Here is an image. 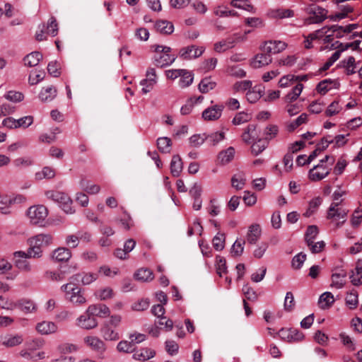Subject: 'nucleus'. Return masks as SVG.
<instances>
[{
	"label": "nucleus",
	"mask_w": 362,
	"mask_h": 362,
	"mask_svg": "<svg viewBox=\"0 0 362 362\" xmlns=\"http://www.w3.org/2000/svg\"><path fill=\"white\" fill-rule=\"evenodd\" d=\"M52 243V236L50 234L40 233L28 240L29 247L26 252L16 251L13 253L15 257L40 258L42 255V248L49 245Z\"/></svg>",
	"instance_id": "obj_1"
},
{
	"label": "nucleus",
	"mask_w": 362,
	"mask_h": 362,
	"mask_svg": "<svg viewBox=\"0 0 362 362\" xmlns=\"http://www.w3.org/2000/svg\"><path fill=\"white\" fill-rule=\"evenodd\" d=\"M61 290L64 293L65 300L75 307L82 306L87 302L82 289L71 280L69 283L63 284Z\"/></svg>",
	"instance_id": "obj_2"
},
{
	"label": "nucleus",
	"mask_w": 362,
	"mask_h": 362,
	"mask_svg": "<svg viewBox=\"0 0 362 362\" xmlns=\"http://www.w3.org/2000/svg\"><path fill=\"white\" fill-rule=\"evenodd\" d=\"M153 47L155 52L157 53V55L153 57V63L156 66L158 67L168 66L175 62L176 56L170 54L171 52L170 47L154 45Z\"/></svg>",
	"instance_id": "obj_3"
},
{
	"label": "nucleus",
	"mask_w": 362,
	"mask_h": 362,
	"mask_svg": "<svg viewBox=\"0 0 362 362\" xmlns=\"http://www.w3.org/2000/svg\"><path fill=\"white\" fill-rule=\"evenodd\" d=\"M47 199L59 204V206L66 214H74L75 210L72 208V200L69 196L62 192L50 190L46 192Z\"/></svg>",
	"instance_id": "obj_4"
},
{
	"label": "nucleus",
	"mask_w": 362,
	"mask_h": 362,
	"mask_svg": "<svg viewBox=\"0 0 362 362\" xmlns=\"http://www.w3.org/2000/svg\"><path fill=\"white\" fill-rule=\"evenodd\" d=\"M341 201L332 202L329 206L327 214V218L333 221L342 219L341 221L336 223V228H340L345 223L348 214V210L343 209L342 207H339Z\"/></svg>",
	"instance_id": "obj_5"
},
{
	"label": "nucleus",
	"mask_w": 362,
	"mask_h": 362,
	"mask_svg": "<svg viewBox=\"0 0 362 362\" xmlns=\"http://www.w3.org/2000/svg\"><path fill=\"white\" fill-rule=\"evenodd\" d=\"M27 215L31 223L37 225L44 222L48 215V211L43 205L33 206L28 209Z\"/></svg>",
	"instance_id": "obj_6"
},
{
	"label": "nucleus",
	"mask_w": 362,
	"mask_h": 362,
	"mask_svg": "<svg viewBox=\"0 0 362 362\" xmlns=\"http://www.w3.org/2000/svg\"><path fill=\"white\" fill-rule=\"evenodd\" d=\"M310 15L308 21L310 23H320L327 17L328 11L322 7L317 5H312L307 9Z\"/></svg>",
	"instance_id": "obj_7"
},
{
	"label": "nucleus",
	"mask_w": 362,
	"mask_h": 362,
	"mask_svg": "<svg viewBox=\"0 0 362 362\" xmlns=\"http://www.w3.org/2000/svg\"><path fill=\"white\" fill-rule=\"evenodd\" d=\"M204 51L205 48L204 47H197L194 45H192L180 49L179 56L182 59L190 60L199 57Z\"/></svg>",
	"instance_id": "obj_8"
},
{
	"label": "nucleus",
	"mask_w": 362,
	"mask_h": 362,
	"mask_svg": "<svg viewBox=\"0 0 362 362\" xmlns=\"http://www.w3.org/2000/svg\"><path fill=\"white\" fill-rule=\"evenodd\" d=\"M76 325L84 329H92L98 326V322L94 316L87 313L86 310L84 314L77 318Z\"/></svg>",
	"instance_id": "obj_9"
},
{
	"label": "nucleus",
	"mask_w": 362,
	"mask_h": 362,
	"mask_svg": "<svg viewBox=\"0 0 362 362\" xmlns=\"http://www.w3.org/2000/svg\"><path fill=\"white\" fill-rule=\"evenodd\" d=\"M146 78L141 81L140 84L144 86L142 93L146 94L148 93L156 83V74L153 68H149L146 71Z\"/></svg>",
	"instance_id": "obj_10"
},
{
	"label": "nucleus",
	"mask_w": 362,
	"mask_h": 362,
	"mask_svg": "<svg viewBox=\"0 0 362 362\" xmlns=\"http://www.w3.org/2000/svg\"><path fill=\"white\" fill-rule=\"evenodd\" d=\"M329 173V170L320 162L309 171V177L313 181H320L326 177Z\"/></svg>",
	"instance_id": "obj_11"
},
{
	"label": "nucleus",
	"mask_w": 362,
	"mask_h": 362,
	"mask_svg": "<svg viewBox=\"0 0 362 362\" xmlns=\"http://www.w3.org/2000/svg\"><path fill=\"white\" fill-rule=\"evenodd\" d=\"M340 83L337 79L327 78L321 81L316 86V90L320 95H325L329 90L339 88Z\"/></svg>",
	"instance_id": "obj_12"
},
{
	"label": "nucleus",
	"mask_w": 362,
	"mask_h": 362,
	"mask_svg": "<svg viewBox=\"0 0 362 362\" xmlns=\"http://www.w3.org/2000/svg\"><path fill=\"white\" fill-rule=\"evenodd\" d=\"M87 313L92 315L93 316L99 317H107L110 315V310L109 308L102 303L93 304L88 307Z\"/></svg>",
	"instance_id": "obj_13"
},
{
	"label": "nucleus",
	"mask_w": 362,
	"mask_h": 362,
	"mask_svg": "<svg viewBox=\"0 0 362 362\" xmlns=\"http://www.w3.org/2000/svg\"><path fill=\"white\" fill-rule=\"evenodd\" d=\"M287 47V44L279 40L266 42L263 47V52L272 55L284 51Z\"/></svg>",
	"instance_id": "obj_14"
},
{
	"label": "nucleus",
	"mask_w": 362,
	"mask_h": 362,
	"mask_svg": "<svg viewBox=\"0 0 362 362\" xmlns=\"http://www.w3.org/2000/svg\"><path fill=\"white\" fill-rule=\"evenodd\" d=\"M224 106L223 105H216L211 107H208L202 112V117L204 120L214 121L219 119L221 116Z\"/></svg>",
	"instance_id": "obj_15"
},
{
	"label": "nucleus",
	"mask_w": 362,
	"mask_h": 362,
	"mask_svg": "<svg viewBox=\"0 0 362 362\" xmlns=\"http://www.w3.org/2000/svg\"><path fill=\"white\" fill-rule=\"evenodd\" d=\"M84 342L91 349L99 353H103L106 349L105 344L103 341L97 337H86L84 338Z\"/></svg>",
	"instance_id": "obj_16"
},
{
	"label": "nucleus",
	"mask_w": 362,
	"mask_h": 362,
	"mask_svg": "<svg viewBox=\"0 0 362 362\" xmlns=\"http://www.w3.org/2000/svg\"><path fill=\"white\" fill-rule=\"evenodd\" d=\"M327 33H331L330 34H327L325 36V40L327 42H331L334 36L337 38H341L344 37L345 34H347L345 28L338 25H333L330 27L327 26Z\"/></svg>",
	"instance_id": "obj_17"
},
{
	"label": "nucleus",
	"mask_w": 362,
	"mask_h": 362,
	"mask_svg": "<svg viewBox=\"0 0 362 362\" xmlns=\"http://www.w3.org/2000/svg\"><path fill=\"white\" fill-rule=\"evenodd\" d=\"M57 326L53 322L42 321L36 325L37 331L41 334H50L57 331Z\"/></svg>",
	"instance_id": "obj_18"
},
{
	"label": "nucleus",
	"mask_w": 362,
	"mask_h": 362,
	"mask_svg": "<svg viewBox=\"0 0 362 362\" xmlns=\"http://www.w3.org/2000/svg\"><path fill=\"white\" fill-rule=\"evenodd\" d=\"M272 62V58L269 54L266 52L257 54L252 62V66L255 69L260 68L268 65Z\"/></svg>",
	"instance_id": "obj_19"
},
{
	"label": "nucleus",
	"mask_w": 362,
	"mask_h": 362,
	"mask_svg": "<svg viewBox=\"0 0 362 362\" xmlns=\"http://www.w3.org/2000/svg\"><path fill=\"white\" fill-rule=\"evenodd\" d=\"M261 236V228L259 224H252L247 233V241L248 243L255 244Z\"/></svg>",
	"instance_id": "obj_20"
},
{
	"label": "nucleus",
	"mask_w": 362,
	"mask_h": 362,
	"mask_svg": "<svg viewBox=\"0 0 362 362\" xmlns=\"http://www.w3.org/2000/svg\"><path fill=\"white\" fill-rule=\"evenodd\" d=\"M155 28L158 32L163 35H170L174 31L173 24L165 20L157 21L155 23Z\"/></svg>",
	"instance_id": "obj_21"
},
{
	"label": "nucleus",
	"mask_w": 362,
	"mask_h": 362,
	"mask_svg": "<svg viewBox=\"0 0 362 362\" xmlns=\"http://www.w3.org/2000/svg\"><path fill=\"white\" fill-rule=\"evenodd\" d=\"M101 335L105 340L116 341L119 339V335L109 324H105L101 328Z\"/></svg>",
	"instance_id": "obj_22"
},
{
	"label": "nucleus",
	"mask_w": 362,
	"mask_h": 362,
	"mask_svg": "<svg viewBox=\"0 0 362 362\" xmlns=\"http://www.w3.org/2000/svg\"><path fill=\"white\" fill-rule=\"evenodd\" d=\"M155 355L156 351L154 350L146 347L135 351L133 354V358L137 361L143 360L144 361H146L153 358Z\"/></svg>",
	"instance_id": "obj_23"
},
{
	"label": "nucleus",
	"mask_w": 362,
	"mask_h": 362,
	"mask_svg": "<svg viewBox=\"0 0 362 362\" xmlns=\"http://www.w3.org/2000/svg\"><path fill=\"white\" fill-rule=\"evenodd\" d=\"M71 257V252L70 250L66 247H59L52 254V258L59 262H67Z\"/></svg>",
	"instance_id": "obj_24"
},
{
	"label": "nucleus",
	"mask_w": 362,
	"mask_h": 362,
	"mask_svg": "<svg viewBox=\"0 0 362 362\" xmlns=\"http://www.w3.org/2000/svg\"><path fill=\"white\" fill-rule=\"evenodd\" d=\"M183 168L182 159L179 155H174L170 162V173L174 177H179Z\"/></svg>",
	"instance_id": "obj_25"
},
{
	"label": "nucleus",
	"mask_w": 362,
	"mask_h": 362,
	"mask_svg": "<svg viewBox=\"0 0 362 362\" xmlns=\"http://www.w3.org/2000/svg\"><path fill=\"white\" fill-rule=\"evenodd\" d=\"M57 96V89L54 86L42 88L39 98L42 102H50Z\"/></svg>",
	"instance_id": "obj_26"
},
{
	"label": "nucleus",
	"mask_w": 362,
	"mask_h": 362,
	"mask_svg": "<svg viewBox=\"0 0 362 362\" xmlns=\"http://www.w3.org/2000/svg\"><path fill=\"white\" fill-rule=\"evenodd\" d=\"M235 148L232 146L228 147L224 151L219 152L218 155V160L222 165H226L234 158L235 156Z\"/></svg>",
	"instance_id": "obj_27"
},
{
	"label": "nucleus",
	"mask_w": 362,
	"mask_h": 362,
	"mask_svg": "<svg viewBox=\"0 0 362 362\" xmlns=\"http://www.w3.org/2000/svg\"><path fill=\"white\" fill-rule=\"evenodd\" d=\"M96 275L93 274H77L70 277L69 280L74 283L81 281L83 285H88L96 279Z\"/></svg>",
	"instance_id": "obj_28"
},
{
	"label": "nucleus",
	"mask_w": 362,
	"mask_h": 362,
	"mask_svg": "<svg viewBox=\"0 0 362 362\" xmlns=\"http://www.w3.org/2000/svg\"><path fill=\"white\" fill-rule=\"evenodd\" d=\"M15 306L25 313H30L36 310L35 304L30 300H21L16 303Z\"/></svg>",
	"instance_id": "obj_29"
},
{
	"label": "nucleus",
	"mask_w": 362,
	"mask_h": 362,
	"mask_svg": "<svg viewBox=\"0 0 362 362\" xmlns=\"http://www.w3.org/2000/svg\"><path fill=\"white\" fill-rule=\"evenodd\" d=\"M42 59V55L39 52H33L24 58L25 65L33 67L37 66Z\"/></svg>",
	"instance_id": "obj_30"
},
{
	"label": "nucleus",
	"mask_w": 362,
	"mask_h": 362,
	"mask_svg": "<svg viewBox=\"0 0 362 362\" xmlns=\"http://www.w3.org/2000/svg\"><path fill=\"white\" fill-rule=\"evenodd\" d=\"M134 278L141 281H151L153 279V272L147 268H141L134 274Z\"/></svg>",
	"instance_id": "obj_31"
},
{
	"label": "nucleus",
	"mask_w": 362,
	"mask_h": 362,
	"mask_svg": "<svg viewBox=\"0 0 362 362\" xmlns=\"http://www.w3.org/2000/svg\"><path fill=\"white\" fill-rule=\"evenodd\" d=\"M230 5L233 7L244 9L252 13H255L257 9L250 3L248 0H232Z\"/></svg>",
	"instance_id": "obj_32"
},
{
	"label": "nucleus",
	"mask_w": 362,
	"mask_h": 362,
	"mask_svg": "<svg viewBox=\"0 0 362 362\" xmlns=\"http://www.w3.org/2000/svg\"><path fill=\"white\" fill-rule=\"evenodd\" d=\"M334 296L330 292H325L319 298V305L322 309L329 308L334 303Z\"/></svg>",
	"instance_id": "obj_33"
},
{
	"label": "nucleus",
	"mask_w": 362,
	"mask_h": 362,
	"mask_svg": "<svg viewBox=\"0 0 362 362\" xmlns=\"http://www.w3.org/2000/svg\"><path fill=\"white\" fill-rule=\"evenodd\" d=\"M322 202V199L320 197H317L313 198L309 202L308 209L303 214V216L305 217H310L312 214H313L318 209V207L321 205Z\"/></svg>",
	"instance_id": "obj_34"
},
{
	"label": "nucleus",
	"mask_w": 362,
	"mask_h": 362,
	"mask_svg": "<svg viewBox=\"0 0 362 362\" xmlns=\"http://www.w3.org/2000/svg\"><path fill=\"white\" fill-rule=\"evenodd\" d=\"M346 305L351 310H354L358 305V293L356 290H352L349 293L345 298Z\"/></svg>",
	"instance_id": "obj_35"
},
{
	"label": "nucleus",
	"mask_w": 362,
	"mask_h": 362,
	"mask_svg": "<svg viewBox=\"0 0 362 362\" xmlns=\"http://www.w3.org/2000/svg\"><path fill=\"white\" fill-rule=\"evenodd\" d=\"M303 88L302 83H298L292 90L285 96V101L286 103H291L295 101L300 95Z\"/></svg>",
	"instance_id": "obj_36"
},
{
	"label": "nucleus",
	"mask_w": 362,
	"mask_h": 362,
	"mask_svg": "<svg viewBox=\"0 0 362 362\" xmlns=\"http://www.w3.org/2000/svg\"><path fill=\"white\" fill-rule=\"evenodd\" d=\"M179 86L180 88H184L192 84L194 77L193 74L185 69L180 76Z\"/></svg>",
	"instance_id": "obj_37"
},
{
	"label": "nucleus",
	"mask_w": 362,
	"mask_h": 362,
	"mask_svg": "<svg viewBox=\"0 0 362 362\" xmlns=\"http://www.w3.org/2000/svg\"><path fill=\"white\" fill-rule=\"evenodd\" d=\"M256 129L255 124H249L244 130V132L242 134V139L244 142L247 144L251 143L252 140L255 139V134H254Z\"/></svg>",
	"instance_id": "obj_38"
},
{
	"label": "nucleus",
	"mask_w": 362,
	"mask_h": 362,
	"mask_svg": "<svg viewBox=\"0 0 362 362\" xmlns=\"http://www.w3.org/2000/svg\"><path fill=\"white\" fill-rule=\"evenodd\" d=\"M346 276L345 272L341 271L340 273H334L332 275V286L336 288H341L344 285V279Z\"/></svg>",
	"instance_id": "obj_39"
},
{
	"label": "nucleus",
	"mask_w": 362,
	"mask_h": 362,
	"mask_svg": "<svg viewBox=\"0 0 362 362\" xmlns=\"http://www.w3.org/2000/svg\"><path fill=\"white\" fill-rule=\"evenodd\" d=\"M159 151L164 153L170 152L171 140L168 137H160L157 139Z\"/></svg>",
	"instance_id": "obj_40"
},
{
	"label": "nucleus",
	"mask_w": 362,
	"mask_h": 362,
	"mask_svg": "<svg viewBox=\"0 0 362 362\" xmlns=\"http://www.w3.org/2000/svg\"><path fill=\"white\" fill-rule=\"evenodd\" d=\"M216 86V83L210 78H203L199 84V90L202 93H206L209 90L214 89Z\"/></svg>",
	"instance_id": "obj_41"
},
{
	"label": "nucleus",
	"mask_w": 362,
	"mask_h": 362,
	"mask_svg": "<svg viewBox=\"0 0 362 362\" xmlns=\"http://www.w3.org/2000/svg\"><path fill=\"white\" fill-rule=\"evenodd\" d=\"M244 23L252 28H262L265 24L262 18L259 17H248L244 20Z\"/></svg>",
	"instance_id": "obj_42"
},
{
	"label": "nucleus",
	"mask_w": 362,
	"mask_h": 362,
	"mask_svg": "<svg viewBox=\"0 0 362 362\" xmlns=\"http://www.w3.org/2000/svg\"><path fill=\"white\" fill-rule=\"evenodd\" d=\"M319 233L318 228L315 226H309L305 234V240L307 244L313 243Z\"/></svg>",
	"instance_id": "obj_43"
},
{
	"label": "nucleus",
	"mask_w": 362,
	"mask_h": 362,
	"mask_svg": "<svg viewBox=\"0 0 362 362\" xmlns=\"http://www.w3.org/2000/svg\"><path fill=\"white\" fill-rule=\"evenodd\" d=\"M117 350L122 353H133L135 351V347L131 341L122 340L117 344Z\"/></svg>",
	"instance_id": "obj_44"
},
{
	"label": "nucleus",
	"mask_w": 362,
	"mask_h": 362,
	"mask_svg": "<svg viewBox=\"0 0 362 362\" xmlns=\"http://www.w3.org/2000/svg\"><path fill=\"white\" fill-rule=\"evenodd\" d=\"M225 139V133L221 132H214L211 134L206 135V141L212 146H216L220 141Z\"/></svg>",
	"instance_id": "obj_45"
},
{
	"label": "nucleus",
	"mask_w": 362,
	"mask_h": 362,
	"mask_svg": "<svg viewBox=\"0 0 362 362\" xmlns=\"http://www.w3.org/2000/svg\"><path fill=\"white\" fill-rule=\"evenodd\" d=\"M246 179L243 173L235 174L231 179L232 186L236 189H242L245 185Z\"/></svg>",
	"instance_id": "obj_46"
},
{
	"label": "nucleus",
	"mask_w": 362,
	"mask_h": 362,
	"mask_svg": "<svg viewBox=\"0 0 362 362\" xmlns=\"http://www.w3.org/2000/svg\"><path fill=\"white\" fill-rule=\"evenodd\" d=\"M279 132V127L275 124H269L264 129V140L269 141L274 139Z\"/></svg>",
	"instance_id": "obj_47"
},
{
	"label": "nucleus",
	"mask_w": 362,
	"mask_h": 362,
	"mask_svg": "<svg viewBox=\"0 0 362 362\" xmlns=\"http://www.w3.org/2000/svg\"><path fill=\"white\" fill-rule=\"evenodd\" d=\"M15 260V266L21 271L29 272L32 270V266L30 262L26 259L27 258L18 257Z\"/></svg>",
	"instance_id": "obj_48"
},
{
	"label": "nucleus",
	"mask_w": 362,
	"mask_h": 362,
	"mask_svg": "<svg viewBox=\"0 0 362 362\" xmlns=\"http://www.w3.org/2000/svg\"><path fill=\"white\" fill-rule=\"evenodd\" d=\"M55 175L54 170L49 167H45L43 169L35 173V178L37 180L50 179Z\"/></svg>",
	"instance_id": "obj_49"
},
{
	"label": "nucleus",
	"mask_w": 362,
	"mask_h": 362,
	"mask_svg": "<svg viewBox=\"0 0 362 362\" xmlns=\"http://www.w3.org/2000/svg\"><path fill=\"white\" fill-rule=\"evenodd\" d=\"M43 345L44 341L42 339H35L26 341V343L25 344V348L35 353V351L42 348Z\"/></svg>",
	"instance_id": "obj_50"
},
{
	"label": "nucleus",
	"mask_w": 362,
	"mask_h": 362,
	"mask_svg": "<svg viewBox=\"0 0 362 362\" xmlns=\"http://www.w3.org/2000/svg\"><path fill=\"white\" fill-rule=\"evenodd\" d=\"M213 246L218 251L222 250L225 247V235L218 233L213 238Z\"/></svg>",
	"instance_id": "obj_51"
},
{
	"label": "nucleus",
	"mask_w": 362,
	"mask_h": 362,
	"mask_svg": "<svg viewBox=\"0 0 362 362\" xmlns=\"http://www.w3.org/2000/svg\"><path fill=\"white\" fill-rule=\"evenodd\" d=\"M57 350L59 354L64 356L67 354L76 352L78 350V346L73 344L64 343L59 345Z\"/></svg>",
	"instance_id": "obj_52"
},
{
	"label": "nucleus",
	"mask_w": 362,
	"mask_h": 362,
	"mask_svg": "<svg viewBox=\"0 0 362 362\" xmlns=\"http://www.w3.org/2000/svg\"><path fill=\"white\" fill-rule=\"evenodd\" d=\"M206 141V134H194L189 139V142L192 147H199Z\"/></svg>",
	"instance_id": "obj_53"
},
{
	"label": "nucleus",
	"mask_w": 362,
	"mask_h": 362,
	"mask_svg": "<svg viewBox=\"0 0 362 362\" xmlns=\"http://www.w3.org/2000/svg\"><path fill=\"white\" fill-rule=\"evenodd\" d=\"M262 90L260 87H255L252 90H249L247 93V99L251 103H255L262 97Z\"/></svg>",
	"instance_id": "obj_54"
},
{
	"label": "nucleus",
	"mask_w": 362,
	"mask_h": 362,
	"mask_svg": "<svg viewBox=\"0 0 362 362\" xmlns=\"http://www.w3.org/2000/svg\"><path fill=\"white\" fill-rule=\"evenodd\" d=\"M46 33L53 37L56 36L58 33V24L56 18L53 16H52L48 21Z\"/></svg>",
	"instance_id": "obj_55"
},
{
	"label": "nucleus",
	"mask_w": 362,
	"mask_h": 362,
	"mask_svg": "<svg viewBox=\"0 0 362 362\" xmlns=\"http://www.w3.org/2000/svg\"><path fill=\"white\" fill-rule=\"evenodd\" d=\"M245 240H237L231 247L230 252L233 256H240L244 251Z\"/></svg>",
	"instance_id": "obj_56"
},
{
	"label": "nucleus",
	"mask_w": 362,
	"mask_h": 362,
	"mask_svg": "<svg viewBox=\"0 0 362 362\" xmlns=\"http://www.w3.org/2000/svg\"><path fill=\"white\" fill-rule=\"evenodd\" d=\"M294 13L292 10L290 9H276L272 11V16L274 18H290L293 16Z\"/></svg>",
	"instance_id": "obj_57"
},
{
	"label": "nucleus",
	"mask_w": 362,
	"mask_h": 362,
	"mask_svg": "<svg viewBox=\"0 0 362 362\" xmlns=\"http://www.w3.org/2000/svg\"><path fill=\"white\" fill-rule=\"evenodd\" d=\"M341 110V107L339 106V102L334 100L327 107L325 114L327 117H332L339 113Z\"/></svg>",
	"instance_id": "obj_58"
},
{
	"label": "nucleus",
	"mask_w": 362,
	"mask_h": 362,
	"mask_svg": "<svg viewBox=\"0 0 362 362\" xmlns=\"http://www.w3.org/2000/svg\"><path fill=\"white\" fill-rule=\"evenodd\" d=\"M250 119V116L248 114L244 112H240L236 114V115L233 119L232 123L234 125H240L241 124L248 122Z\"/></svg>",
	"instance_id": "obj_59"
},
{
	"label": "nucleus",
	"mask_w": 362,
	"mask_h": 362,
	"mask_svg": "<svg viewBox=\"0 0 362 362\" xmlns=\"http://www.w3.org/2000/svg\"><path fill=\"white\" fill-rule=\"evenodd\" d=\"M306 259V255L300 252L295 255L292 259L291 264L294 269H300Z\"/></svg>",
	"instance_id": "obj_60"
},
{
	"label": "nucleus",
	"mask_w": 362,
	"mask_h": 362,
	"mask_svg": "<svg viewBox=\"0 0 362 362\" xmlns=\"http://www.w3.org/2000/svg\"><path fill=\"white\" fill-rule=\"evenodd\" d=\"M216 270L217 274L221 276L222 274L227 272L226 261L225 258L218 256L216 257Z\"/></svg>",
	"instance_id": "obj_61"
},
{
	"label": "nucleus",
	"mask_w": 362,
	"mask_h": 362,
	"mask_svg": "<svg viewBox=\"0 0 362 362\" xmlns=\"http://www.w3.org/2000/svg\"><path fill=\"white\" fill-rule=\"evenodd\" d=\"M266 146L267 141L259 139L257 142H255L252 144L251 147L252 153L254 155L257 156L265 149Z\"/></svg>",
	"instance_id": "obj_62"
},
{
	"label": "nucleus",
	"mask_w": 362,
	"mask_h": 362,
	"mask_svg": "<svg viewBox=\"0 0 362 362\" xmlns=\"http://www.w3.org/2000/svg\"><path fill=\"white\" fill-rule=\"evenodd\" d=\"M287 338L290 341H299L304 338V334L298 329H290L288 331Z\"/></svg>",
	"instance_id": "obj_63"
},
{
	"label": "nucleus",
	"mask_w": 362,
	"mask_h": 362,
	"mask_svg": "<svg viewBox=\"0 0 362 362\" xmlns=\"http://www.w3.org/2000/svg\"><path fill=\"white\" fill-rule=\"evenodd\" d=\"M217 59L216 58H211L205 60L202 64L201 69L204 71L207 72L211 71L215 69L217 64Z\"/></svg>",
	"instance_id": "obj_64"
}]
</instances>
